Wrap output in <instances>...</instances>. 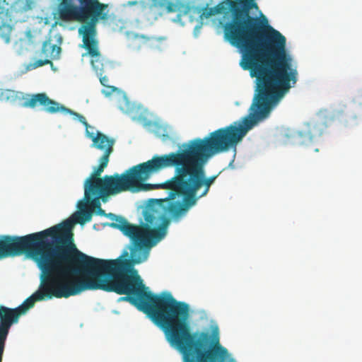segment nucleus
<instances>
[{
	"label": "nucleus",
	"mask_w": 362,
	"mask_h": 362,
	"mask_svg": "<svg viewBox=\"0 0 362 362\" xmlns=\"http://www.w3.org/2000/svg\"><path fill=\"white\" fill-rule=\"evenodd\" d=\"M165 202L163 199H150L144 210L145 223L139 226L112 213L107 215L114 221L110 226L131 239L134 245L130 259H102L86 255L73 242L72 222H62L63 228L68 230L66 242L73 274L85 275L82 280L75 279V284L81 292L103 290L126 295L120 300L134 305L160 327L170 345L182 354L183 362H221L218 358L223 360L228 350L219 344L218 338L211 348L209 332L191 331L189 305L176 300L170 293H152L134 268L148 258V252L143 248L156 245L167 234L173 218Z\"/></svg>",
	"instance_id": "f257e3e1"
},
{
	"label": "nucleus",
	"mask_w": 362,
	"mask_h": 362,
	"mask_svg": "<svg viewBox=\"0 0 362 362\" xmlns=\"http://www.w3.org/2000/svg\"><path fill=\"white\" fill-rule=\"evenodd\" d=\"M18 93L15 90L0 89V100L14 101L18 98Z\"/></svg>",
	"instance_id": "ddd939ff"
},
{
	"label": "nucleus",
	"mask_w": 362,
	"mask_h": 362,
	"mask_svg": "<svg viewBox=\"0 0 362 362\" xmlns=\"http://www.w3.org/2000/svg\"><path fill=\"white\" fill-rule=\"evenodd\" d=\"M37 105L42 106L45 111L51 114L56 113L58 111H62L76 117L78 121L86 127V135L93 141L92 147L95 148L103 153V156L99 159L97 173H98L105 170L108 165L110 156L114 150L113 146L115 143L114 139L109 138L100 132H97L96 134H95L94 132H90L89 129H93L94 128L89 125L85 117L61 105L57 102L50 99L45 93L31 95L29 98H27L22 103L23 107H30L32 109L35 108Z\"/></svg>",
	"instance_id": "0eeeda50"
},
{
	"label": "nucleus",
	"mask_w": 362,
	"mask_h": 362,
	"mask_svg": "<svg viewBox=\"0 0 362 362\" xmlns=\"http://www.w3.org/2000/svg\"><path fill=\"white\" fill-rule=\"evenodd\" d=\"M99 76V78H100V83L103 86H106V87H108V88H111L109 85H108V83H109V78L105 76ZM112 90H115V88L114 87H112Z\"/></svg>",
	"instance_id": "2eb2a0df"
},
{
	"label": "nucleus",
	"mask_w": 362,
	"mask_h": 362,
	"mask_svg": "<svg viewBox=\"0 0 362 362\" xmlns=\"http://www.w3.org/2000/svg\"><path fill=\"white\" fill-rule=\"evenodd\" d=\"M255 0H223L216 6L201 9L193 15L201 19L231 12V20L223 26L224 38L242 54L240 62L256 78L255 95L250 110L255 120L267 117L284 95L298 80V71L292 57L286 51V39L268 24Z\"/></svg>",
	"instance_id": "f03ea898"
},
{
	"label": "nucleus",
	"mask_w": 362,
	"mask_h": 362,
	"mask_svg": "<svg viewBox=\"0 0 362 362\" xmlns=\"http://www.w3.org/2000/svg\"><path fill=\"white\" fill-rule=\"evenodd\" d=\"M151 7L165 9L168 13L178 11V13L173 21L184 25L182 21L183 16H187L190 22H193V15L199 14V7L190 3L168 2L167 0H153Z\"/></svg>",
	"instance_id": "9d476101"
},
{
	"label": "nucleus",
	"mask_w": 362,
	"mask_h": 362,
	"mask_svg": "<svg viewBox=\"0 0 362 362\" xmlns=\"http://www.w3.org/2000/svg\"><path fill=\"white\" fill-rule=\"evenodd\" d=\"M61 52V47L51 43L50 40L45 41L42 47V52L47 55V52L49 54V57L53 59H57L59 57Z\"/></svg>",
	"instance_id": "f8f14e48"
},
{
	"label": "nucleus",
	"mask_w": 362,
	"mask_h": 362,
	"mask_svg": "<svg viewBox=\"0 0 362 362\" xmlns=\"http://www.w3.org/2000/svg\"><path fill=\"white\" fill-rule=\"evenodd\" d=\"M81 293V288L75 284L40 283L38 290L26 298L16 308L0 305V362H2L5 343L9 329L13 324L18 322L19 317L32 308L36 301L52 298H67Z\"/></svg>",
	"instance_id": "39448f33"
},
{
	"label": "nucleus",
	"mask_w": 362,
	"mask_h": 362,
	"mask_svg": "<svg viewBox=\"0 0 362 362\" xmlns=\"http://www.w3.org/2000/svg\"><path fill=\"white\" fill-rule=\"evenodd\" d=\"M48 64H52L51 61L49 59H38L34 62V67L37 68Z\"/></svg>",
	"instance_id": "4468645a"
},
{
	"label": "nucleus",
	"mask_w": 362,
	"mask_h": 362,
	"mask_svg": "<svg viewBox=\"0 0 362 362\" xmlns=\"http://www.w3.org/2000/svg\"><path fill=\"white\" fill-rule=\"evenodd\" d=\"M175 152L162 156H155L152 159L134 165L122 174L115 173L112 175L116 184L120 191L138 192L141 191H148L153 189H165L160 187L159 185L144 184L151 174L157 173L164 168L174 167L177 168Z\"/></svg>",
	"instance_id": "423d86ee"
},
{
	"label": "nucleus",
	"mask_w": 362,
	"mask_h": 362,
	"mask_svg": "<svg viewBox=\"0 0 362 362\" xmlns=\"http://www.w3.org/2000/svg\"><path fill=\"white\" fill-rule=\"evenodd\" d=\"M98 166L94 168L91 175L84 183V199L90 202V206L97 209V214L107 216L105 211L101 208L100 199L106 202L110 196L120 194V191L112 175H105L100 177L102 170L97 173Z\"/></svg>",
	"instance_id": "6e6552de"
},
{
	"label": "nucleus",
	"mask_w": 362,
	"mask_h": 362,
	"mask_svg": "<svg viewBox=\"0 0 362 362\" xmlns=\"http://www.w3.org/2000/svg\"><path fill=\"white\" fill-rule=\"evenodd\" d=\"M83 47L87 51L83 57H90V64L98 76L103 75L108 69H112L113 63L103 57L99 49V42L96 37H82Z\"/></svg>",
	"instance_id": "1a4fd4ad"
},
{
	"label": "nucleus",
	"mask_w": 362,
	"mask_h": 362,
	"mask_svg": "<svg viewBox=\"0 0 362 362\" xmlns=\"http://www.w3.org/2000/svg\"><path fill=\"white\" fill-rule=\"evenodd\" d=\"M78 206L80 209L78 223H83L90 221L93 216V209L90 206V202L83 199L78 202Z\"/></svg>",
	"instance_id": "9b49d317"
},
{
	"label": "nucleus",
	"mask_w": 362,
	"mask_h": 362,
	"mask_svg": "<svg viewBox=\"0 0 362 362\" xmlns=\"http://www.w3.org/2000/svg\"><path fill=\"white\" fill-rule=\"evenodd\" d=\"M253 124L254 122L247 119L244 124L234 122L203 139L188 141L182 144V149L175 152V175L160 185L169 190L163 200H166L165 204L173 220L179 221L209 192L218 174L206 177L204 166L209 159L235 147Z\"/></svg>",
	"instance_id": "7ed1b4c3"
},
{
	"label": "nucleus",
	"mask_w": 362,
	"mask_h": 362,
	"mask_svg": "<svg viewBox=\"0 0 362 362\" xmlns=\"http://www.w3.org/2000/svg\"><path fill=\"white\" fill-rule=\"evenodd\" d=\"M67 235L62 223L24 236L0 235V259L28 254L37 262L40 283L75 284L71 278Z\"/></svg>",
	"instance_id": "20e7f679"
},
{
	"label": "nucleus",
	"mask_w": 362,
	"mask_h": 362,
	"mask_svg": "<svg viewBox=\"0 0 362 362\" xmlns=\"http://www.w3.org/2000/svg\"><path fill=\"white\" fill-rule=\"evenodd\" d=\"M202 28V24L197 25L194 28V35L197 36L199 33L200 28Z\"/></svg>",
	"instance_id": "dca6fc26"
}]
</instances>
